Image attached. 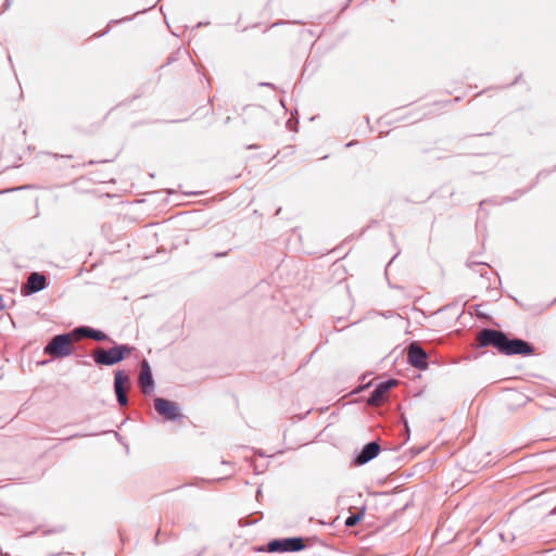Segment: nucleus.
Wrapping results in <instances>:
<instances>
[{
    "mask_svg": "<svg viewBox=\"0 0 556 556\" xmlns=\"http://www.w3.org/2000/svg\"><path fill=\"white\" fill-rule=\"evenodd\" d=\"M479 346H492L504 355L529 356L534 354V348L525 340L509 339L504 332L495 329H482L477 334Z\"/></svg>",
    "mask_w": 556,
    "mask_h": 556,
    "instance_id": "f257e3e1",
    "label": "nucleus"
},
{
    "mask_svg": "<svg viewBox=\"0 0 556 556\" xmlns=\"http://www.w3.org/2000/svg\"><path fill=\"white\" fill-rule=\"evenodd\" d=\"M75 340H78L75 330L72 333L55 336L45 348V353L54 358L68 356L73 353Z\"/></svg>",
    "mask_w": 556,
    "mask_h": 556,
    "instance_id": "f03ea898",
    "label": "nucleus"
},
{
    "mask_svg": "<svg viewBox=\"0 0 556 556\" xmlns=\"http://www.w3.org/2000/svg\"><path fill=\"white\" fill-rule=\"evenodd\" d=\"M131 353L127 345H117L110 350L98 348L93 351L92 357L98 365H115Z\"/></svg>",
    "mask_w": 556,
    "mask_h": 556,
    "instance_id": "7ed1b4c3",
    "label": "nucleus"
},
{
    "mask_svg": "<svg viewBox=\"0 0 556 556\" xmlns=\"http://www.w3.org/2000/svg\"><path fill=\"white\" fill-rule=\"evenodd\" d=\"M304 542L300 538H290L283 540H274L268 543L267 551L270 553L276 552H296L304 548Z\"/></svg>",
    "mask_w": 556,
    "mask_h": 556,
    "instance_id": "20e7f679",
    "label": "nucleus"
},
{
    "mask_svg": "<svg viewBox=\"0 0 556 556\" xmlns=\"http://www.w3.org/2000/svg\"><path fill=\"white\" fill-rule=\"evenodd\" d=\"M130 388L129 377L124 371L118 370L115 372L114 389L118 403L124 406L127 404V392Z\"/></svg>",
    "mask_w": 556,
    "mask_h": 556,
    "instance_id": "39448f33",
    "label": "nucleus"
},
{
    "mask_svg": "<svg viewBox=\"0 0 556 556\" xmlns=\"http://www.w3.org/2000/svg\"><path fill=\"white\" fill-rule=\"evenodd\" d=\"M154 408L160 415L167 419L173 420L180 416L177 404L165 399H155Z\"/></svg>",
    "mask_w": 556,
    "mask_h": 556,
    "instance_id": "423d86ee",
    "label": "nucleus"
},
{
    "mask_svg": "<svg viewBox=\"0 0 556 556\" xmlns=\"http://www.w3.org/2000/svg\"><path fill=\"white\" fill-rule=\"evenodd\" d=\"M396 382L394 380H389L386 382H381L377 386V388L371 392L368 404L372 406H379L381 405L390 391V389L395 384Z\"/></svg>",
    "mask_w": 556,
    "mask_h": 556,
    "instance_id": "0eeeda50",
    "label": "nucleus"
},
{
    "mask_svg": "<svg viewBox=\"0 0 556 556\" xmlns=\"http://www.w3.org/2000/svg\"><path fill=\"white\" fill-rule=\"evenodd\" d=\"M408 362L410 365L418 369H426L427 364V354L426 352L416 343H412L408 348Z\"/></svg>",
    "mask_w": 556,
    "mask_h": 556,
    "instance_id": "6e6552de",
    "label": "nucleus"
},
{
    "mask_svg": "<svg viewBox=\"0 0 556 556\" xmlns=\"http://www.w3.org/2000/svg\"><path fill=\"white\" fill-rule=\"evenodd\" d=\"M46 277L38 273H31L27 279L26 285L22 288L24 294L38 292L46 288Z\"/></svg>",
    "mask_w": 556,
    "mask_h": 556,
    "instance_id": "1a4fd4ad",
    "label": "nucleus"
},
{
    "mask_svg": "<svg viewBox=\"0 0 556 556\" xmlns=\"http://www.w3.org/2000/svg\"><path fill=\"white\" fill-rule=\"evenodd\" d=\"M380 452V446L376 442H370L364 446L362 452L356 457L355 463L357 465H363L375 458Z\"/></svg>",
    "mask_w": 556,
    "mask_h": 556,
    "instance_id": "9d476101",
    "label": "nucleus"
},
{
    "mask_svg": "<svg viewBox=\"0 0 556 556\" xmlns=\"http://www.w3.org/2000/svg\"><path fill=\"white\" fill-rule=\"evenodd\" d=\"M139 384L143 393H148L153 387V379L150 367L144 361L139 375Z\"/></svg>",
    "mask_w": 556,
    "mask_h": 556,
    "instance_id": "9b49d317",
    "label": "nucleus"
},
{
    "mask_svg": "<svg viewBox=\"0 0 556 556\" xmlns=\"http://www.w3.org/2000/svg\"><path fill=\"white\" fill-rule=\"evenodd\" d=\"M75 334L77 336V339H80L81 337L90 338L97 341H103L108 339V336L104 332L86 327L75 329Z\"/></svg>",
    "mask_w": 556,
    "mask_h": 556,
    "instance_id": "f8f14e48",
    "label": "nucleus"
},
{
    "mask_svg": "<svg viewBox=\"0 0 556 556\" xmlns=\"http://www.w3.org/2000/svg\"><path fill=\"white\" fill-rule=\"evenodd\" d=\"M364 515H365L364 510H361L359 513L348 517L345 520V526L346 527L356 526L363 519Z\"/></svg>",
    "mask_w": 556,
    "mask_h": 556,
    "instance_id": "ddd939ff",
    "label": "nucleus"
},
{
    "mask_svg": "<svg viewBox=\"0 0 556 556\" xmlns=\"http://www.w3.org/2000/svg\"><path fill=\"white\" fill-rule=\"evenodd\" d=\"M0 302H2V296L0 295ZM4 309V305L0 303V311Z\"/></svg>",
    "mask_w": 556,
    "mask_h": 556,
    "instance_id": "4468645a",
    "label": "nucleus"
}]
</instances>
